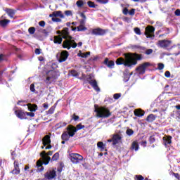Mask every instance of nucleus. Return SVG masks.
Returning a JSON list of instances; mask_svg holds the SVG:
<instances>
[{
  "label": "nucleus",
  "mask_w": 180,
  "mask_h": 180,
  "mask_svg": "<svg viewBox=\"0 0 180 180\" xmlns=\"http://www.w3.org/2000/svg\"><path fill=\"white\" fill-rule=\"evenodd\" d=\"M149 67H151L150 62H145L139 65V67L136 68V71L138 72V74H139V75H143L146 74V70H147V68Z\"/></svg>",
  "instance_id": "7"
},
{
  "label": "nucleus",
  "mask_w": 180,
  "mask_h": 180,
  "mask_svg": "<svg viewBox=\"0 0 180 180\" xmlns=\"http://www.w3.org/2000/svg\"><path fill=\"white\" fill-rule=\"evenodd\" d=\"M37 167L38 172H41V171H43L44 169V167H43V162H37Z\"/></svg>",
  "instance_id": "28"
},
{
  "label": "nucleus",
  "mask_w": 180,
  "mask_h": 180,
  "mask_svg": "<svg viewBox=\"0 0 180 180\" xmlns=\"http://www.w3.org/2000/svg\"><path fill=\"white\" fill-rule=\"evenodd\" d=\"M50 18H61V19H63L64 14H63L62 11H53L52 14L49 15Z\"/></svg>",
  "instance_id": "17"
},
{
  "label": "nucleus",
  "mask_w": 180,
  "mask_h": 180,
  "mask_svg": "<svg viewBox=\"0 0 180 180\" xmlns=\"http://www.w3.org/2000/svg\"><path fill=\"white\" fill-rule=\"evenodd\" d=\"M171 44H172V41L167 39L159 40L158 41V47L165 49V50H172V46H171Z\"/></svg>",
  "instance_id": "6"
},
{
  "label": "nucleus",
  "mask_w": 180,
  "mask_h": 180,
  "mask_svg": "<svg viewBox=\"0 0 180 180\" xmlns=\"http://www.w3.org/2000/svg\"><path fill=\"white\" fill-rule=\"evenodd\" d=\"M108 30H103L102 28H96L94 29L91 32L92 34H95V36H104L106 34Z\"/></svg>",
  "instance_id": "13"
},
{
  "label": "nucleus",
  "mask_w": 180,
  "mask_h": 180,
  "mask_svg": "<svg viewBox=\"0 0 180 180\" xmlns=\"http://www.w3.org/2000/svg\"><path fill=\"white\" fill-rule=\"evenodd\" d=\"M138 49H141V53H145L146 56H150V54H153V49H146L145 47L143 46H139Z\"/></svg>",
  "instance_id": "19"
},
{
  "label": "nucleus",
  "mask_w": 180,
  "mask_h": 180,
  "mask_svg": "<svg viewBox=\"0 0 180 180\" xmlns=\"http://www.w3.org/2000/svg\"><path fill=\"white\" fill-rule=\"evenodd\" d=\"M65 15H66V16H71V15H72V12L71 11H65Z\"/></svg>",
  "instance_id": "53"
},
{
  "label": "nucleus",
  "mask_w": 180,
  "mask_h": 180,
  "mask_svg": "<svg viewBox=\"0 0 180 180\" xmlns=\"http://www.w3.org/2000/svg\"><path fill=\"white\" fill-rule=\"evenodd\" d=\"M39 26H41V27H44V26H46V22H44V21H40V22H39Z\"/></svg>",
  "instance_id": "55"
},
{
  "label": "nucleus",
  "mask_w": 180,
  "mask_h": 180,
  "mask_svg": "<svg viewBox=\"0 0 180 180\" xmlns=\"http://www.w3.org/2000/svg\"><path fill=\"white\" fill-rule=\"evenodd\" d=\"M25 116H30V117H34V112H25Z\"/></svg>",
  "instance_id": "46"
},
{
  "label": "nucleus",
  "mask_w": 180,
  "mask_h": 180,
  "mask_svg": "<svg viewBox=\"0 0 180 180\" xmlns=\"http://www.w3.org/2000/svg\"><path fill=\"white\" fill-rule=\"evenodd\" d=\"M44 176L46 179H49V180L54 179V178H56V176H57V173L56 172V170H54V169L49 170L44 174Z\"/></svg>",
  "instance_id": "14"
},
{
  "label": "nucleus",
  "mask_w": 180,
  "mask_h": 180,
  "mask_svg": "<svg viewBox=\"0 0 180 180\" xmlns=\"http://www.w3.org/2000/svg\"><path fill=\"white\" fill-rule=\"evenodd\" d=\"M86 20H85V19L80 20V25L85 26Z\"/></svg>",
  "instance_id": "60"
},
{
  "label": "nucleus",
  "mask_w": 180,
  "mask_h": 180,
  "mask_svg": "<svg viewBox=\"0 0 180 180\" xmlns=\"http://www.w3.org/2000/svg\"><path fill=\"white\" fill-rule=\"evenodd\" d=\"M52 21L53 22H61V19H60L57 17H52Z\"/></svg>",
  "instance_id": "49"
},
{
  "label": "nucleus",
  "mask_w": 180,
  "mask_h": 180,
  "mask_svg": "<svg viewBox=\"0 0 180 180\" xmlns=\"http://www.w3.org/2000/svg\"><path fill=\"white\" fill-rule=\"evenodd\" d=\"M97 147L98 148H101V151H103V150H105V145L103 143V142L100 141V142H98Z\"/></svg>",
  "instance_id": "32"
},
{
  "label": "nucleus",
  "mask_w": 180,
  "mask_h": 180,
  "mask_svg": "<svg viewBox=\"0 0 180 180\" xmlns=\"http://www.w3.org/2000/svg\"><path fill=\"white\" fill-rule=\"evenodd\" d=\"M135 180H144V177L141 175H136Z\"/></svg>",
  "instance_id": "48"
},
{
  "label": "nucleus",
  "mask_w": 180,
  "mask_h": 180,
  "mask_svg": "<svg viewBox=\"0 0 180 180\" xmlns=\"http://www.w3.org/2000/svg\"><path fill=\"white\" fill-rule=\"evenodd\" d=\"M94 108V112H96V117L106 119L112 116V112H110V110L105 106L98 107V105H95Z\"/></svg>",
  "instance_id": "3"
},
{
  "label": "nucleus",
  "mask_w": 180,
  "mask_h": 180,
  "mask_svg": "<svg viewBox=\"0 0 180 180\" xmlns=\"http://www.w3.org/2000/svg\"><path fill=\"white\" fill-rule=\"evenodd\" d=\"M76 5L78 8H82V6H84V1L82 0H78L76 2Z\"/></svg>",
  "instance_id": "36"
},
{
  "label": "nucleus",
  "mask_w": 180,
  "mask_h": 180,
  "mask_svg": "<svg viewBox=\"0 0 180 180\" xmlns=\"http://www.w3.org/2000/svg\"><path fill=\"white\" fill-rule=\"evenodd\" d=\"M41 49H35V54L39 55V54H41Z\"/></svg>",
  "instance_id": "56"
},
{
  "label": "nucleus",
  "mask_w": 180,
  "mask_h": 180,
  "mask_svg": "<svg viewBox=\"0 0 180 180\" xmlns=\"http://www.w3.org/2000/svg\"><path fill=\"white\" fill-rule=\"evenodd\" d=\"M165 77H166L167 78H169V77H171V72H169V71H166L165 72Z\"/></svg>",
  "instance_id": "54"
},
{
  "label": "nucleus",
  "mask_w": 180,
  "mask_h": 180,
  "mask_svg": "<svg viewBox=\"0 0 180 180\" xmlns=\"http://www.w3.org/2000/svg\"><path fill=\"white\" fill-rule=\"evenodd\" d=\"M144 111L141 109H136L134 111V114L135 116H137L138 117H141V116H144Z\"/></svg>",
  "instance_id": "24"
},
{
  "label": "nucleus",
  "mask_w": 180,
  "mask_h": 180,
  "mask_svg": "<svg viewBox=\"0 0 180 180\" xmlns=\"http://www.w3.org/2000/svg\"><path fill=\"white\" fill-rule=\"evenodd\" d=\"M154 32H155V28L151 25H148L146 28L145 34L146 37H148L150 39H154Z\"/></svg>",
  "instance_id": "10"
},
{
  "label": "nucleus",
  "mask_w": 180,
  "mask_h": 180,
  "mask_svg": "<svg viewBox=\"0 0 180 180\" xmlns=\"http://www.w3.org/2000/svg\"><path fill=\"white\" fill-rule=\"evenodd\" d=\"M149 141L150 143H154V141H155V138H154V136H150Z\"/></svg>",
  "instance_id": "58"
},
{
  "label": "nucleus",
  "mask_w": 180,
  "mask_h": 180,
  "mask_svg": "<svg viewBox=\"0 0 180 180\" xmlns=\"http://www.w3.org/2000/svg\"><path fill=\"white\" fill-rule=\"evenodd\" d=\"M158 70H164V63H158Z\"/></svg>",
  "instance_id": "50"
},
{
  "label": "nucleus",
  "mask_w": 180,
  "mask_h": 180,
  "mask_svg": "<svg viewBox=\"0 0 180 180\" xmlns=\"http://www.w3.org/2000/svg\"><path fill=\"white\" fill-rule=\"evenodd\" d=\"M70 160L73 164H78L79 161H82L84 160V157L78 153H70Z\"/></svg>",
  "instance_id": "9"
},
{
  "label": "nucleus",
  "mask_w": 180,
  "mask_h": 180,
  "mask_svg": "<svg viewBox=\"0 0 180 180\" xmlns=\"http://www.w3.org/2000/svg\"><path fill=\"white\" fill-rule=\"evenodd\" d=\"M123 13L124 15H127V13H129V9H127V8H124Z\"/></svg>",
  "instance_id": "61"
},
{
  "label": "nucleus",
  "mask_w": 180,
  "mask_h": 180,
  "mask_svg": "<svg viewBox=\"0 0 180 180\" xmlns=\"http://www.w3.org/2000/svg\"><path fill=\"white\" fill-rule=\"evenodd\" d=\"M59 63H64L68 58V51H63L59 55H57Z\"/></svg>",
  "instance_id": "11"
},
{
  "label": "nucleus",
  "mask_w": 180,
  "mask_h": 180,
  "mask_svg": "<svg viewBox=\"0 0 180 180\" xmlns=\"http://www.w3.org/2000/svg\"><path fill=\"white\" fill-rule=\"evenodd\" d=\"M43 107L45 109H48L49 108V104L47 103H45L43 104Z\"/></svg>",
  "instance_id": "63"
},
{
  "label": "nucleus",
  "mask_w": 180,
  "mask_h": 180,
  "mask_svg": "<svg viewBox=\"0 0 180 180\" xmlns=\"http://www.w3.org/2000/svg\"><path fill=\"white\" fill-rule=\"evenodd\" d=\"M155 115H154V114H150L149 115L147 118H146V120L147 122H154V120H155Z\"/></svg>",
  "instance_id": "29"
},
{
  "label": "nucleus",
  "mask_w": 180,
  "mask_h": 180,
  "mask_svg": "<svg viewBox=\"0 0 180 180\" xmlns=\"http://www.w3.org/2000/svg\"><path fill=\"white\" fill-rule=\"evenodd\" d=\"M4 11L5 12H6L7 15H8L9 17L13 18V16H15V10L11 8H6Z\"/></svg>",
  "instance_id": "25"
},
{
  "label": "nucleus",
  "mask_w": 180,
  "mask_h": 180,
  "mask_svg": "<svg viewBox=\"0 0 180 180\" xmlns=\"http://www.w3.org/2000/svg\"><path fill=\"white\" fill-rule=\"evenodd\" d=\"M67 131H63L61 135L62 140H65L68 141L70 140V137H74L75 134L77 133V128L72 125H68L66 128Z\"/></svg>",
  "instance_id": "4"
},
{
  "label": "nucleus",
  "mask_w": 180,
  "mask_h": 180,
  "mask_svg": "<svg viewBox=\"0 0 180 180\" xmlns=\"http://www.w3.org/2000/svg\"><path fill=\"white\" fill-rule=\"evenodd\" d=\"M172 136H169L166 137H163V143L165 146H168L169 144H171L172 143Z\"/></svg>",
  "instance_id": "22"
},
{
  "label": "nucleus",
  "mask_w": 180,
  "mask_h": 180,
  "mask_svg": "<svg viewBox=\"0 0 180 180\" xmlns=\"http://www.w3.org/2000/svg\"><path fill=\"white\" fill-rule=\"evenodd\" d=\"M28 32L30 34H34V32H36V28H34V27H31L28 29Z\"/></svg>",
  "instance_id": "40"
},
{
  "label": "nucleus",
  "mask_w": 180,
  "mask_h": 180,
  "mask_svg": "<svg viewBox=\"0 0 180 180\" xmlns=\"http://www.w3.org/2000/svg\"><path fill=\"white\" fill-rule=\"evenodd\" d=\"M5 56L2 53L0 54V61H4Z\"/></svg>",
  "instance_id": "62"
},
{
  "label": "nucleus",
  "mask_w": 180,
  "mask_h": 180,
  "mask_svg": "<svg viewBox=\"0 0 180 180\" xmlns=\"http://www.w3.org/2000/svg\"><path fill=\"white\" fill-rule=\"evenodd\" d=\"M30 89L31 92H34L36 91V89H34V84H31V85L30 86Z\"/></svg>",
  "instance_id": "52"
},
{
  "label": "nucleus",
  "mask_w": 180,
  "mask_h": 180,
  "mask_svg": "<svg viewBox=\"0 0 180 180\" xmlns=\"http://www.w3.org/2000/svg\"><path fill=\"white\" fill-rule=\"evenodd\" d=\"M122 96L121 94H115L113 96L114 99H119Z\"/></svg>",
  "instance_id": "51"
},
{
  "label": "nucleus",
  "mask_w": 180,
  "mask_h": 180,
  "mask_svg": "<svg viewBox=\"0 0 180 180\" xmlns=\"http://www.w3.org/2000/svg\"><path fill=\"white\" fill-rule=\"evenodd\" d=\"M105 65L108 66V68H113L115 67V61L109 60L108 58H105L104 60Z\"/></svg>",
  "instance_id": "18"
},
{
  "label": "nucleus",
  "mask_w": 180,
  "mask_h": 180,
  "mask_svg": "<svg viewBox=\"0 0 180 180\" xmlns=\"http://www.w3.org/2000/svg\"><path fill=\"white\" fill-rule=\"evenodd\" d=\"M122 139L123 136L122 134H115L112 135V146H116V144H119V143H122Z\"/></svg>",
  "instance_id": "12"
},
{
  "label": "nucleus",
  "mask_w": 180,
  "mask_h": 180,
  "mask_svg": "<svg viewBox=\"0 0 180 180\" xmlns=\"http://www.w3.org/2000/svg\"><path fill=\"white\" fill-rule=\"evenodd\" d=\"M134 133V131L132 129H128L126 131V134H127V136H132V134Z\"/></svg>",
  "instance_id": "44"
},
{
  "label": "nucleus",
  "mask_w": 180,
  "mask_h": 180,
  "mask_svg": "<svg viewBox=\"0 0 180 180\" xmlns=\"http://www.w3.org/2000/svg\"><path fill=\"white\" fill-rule=\"evenodd\" d=\"M13 175H19L20 174V169H19V162L14 161V169L11 172Z\"/></svg>",
  "instance_id": "15"
},
{
  "label": "nucleus",
  "mask_w": 180,
  "mask_h": 180,
  "mask_svg": "<svg viewBox=\"0 0 180 180\" xmlns=\"http://www.w3.org/2000/svg\"><path fill=\"white\" fill-rule=\"evenodd\" d=\"M40 155L44 161V164L47 165L50 161H51V158L49 155H53V151H49L46 153V151L44 150L41 153Z\"/></svg>",
  "instance_id": "8"
},
{
  "label": "nucleus",
  "mask_w": 180,
  "mask_h": 180,
  "mask_svg": "<svg viewBox=\"0 0 180 180\" xmlns=\"http://www.w3.org/2000/svg\"><path fill=\"white\" fill-rule=\"evenodd\" d=\"M9 22H11L9 20H0V26L5 27V26L9 23Z\"/></svg>",
  "instance_id": "31"
},
{
  "label": "nucleus",
  "mask_w": 180,
  "mask_h": 180,
  "mask_svg": "<svg viewBox=\"0 0 180 180\" xmlns=\"http://www.w3.org/2000/svg\"><path fill=\"white\" fill-rule=\"evenodd\" d=\"M84 128H85V126H84V125H82V124H78L76 126V127H75L77 131V130H81L82 129H84Z\"/></svg>",
  "instance_id": "41"
},
{
  "label": "nucleus",
  "mask_w": 180,
  "mask_h": 180,
  "mask_svg": "<svg viewBox=\"0 0 180 180\" xmlns=\"http://www.w3.org/2000/svg\"><path fill=\"white\" fill-rule=\"evenodd\" d=\"M62 41H63V38L58 36L54 37L53 42L55 43V44H61Z\"/></svg>",
  "instance_id": "27"
},
{
  "label": "nucleus",
  "mask_w": 180,
  "mask_h": 180,
  "mask_svg": "<svg viewBox=\"0 0 180 180\" xmlns=\"http://www.w3.org/2000/svg\"><path fill=\"white\" fill-rule=\"evenodd\" d=\"M91 55V52H86V53L79 54V57H82V58H86L88 56Z\"/></svg>",
  "instance_id": "38"
},
{
  "label": "nucleus",
  "mask_w": 180,
  "mask_h": 180,
  "mask_svg": "<svg viewBox=\"0 0 180 180\" xmlns=\"http://www.w3.org/2000/svg\"><path fill=\"white\" fill-rule=\"evenodd\" d=\"M27 106L30 112H36L37 110V105L36 104L28 103Z\"/></svg>",
  "instance_id": "23"
},
{
  "label": "nucleus",
  "mask_w": 180,
  "mask_h": 180,
  "mask_svg": "<svg viewBox=\"0 0 180 180\" xmlns=\"http://www.w3.org/2000/svg\"><path fill=\"white\" fill-rule=\"evenodd\" d=\"M72 119H74V120H75V122H77V120H78V119H79V117L78 115H76L75 114H74V115H72Z\"/></svg>",
  "instance_id": "57"
},
{
  "label": "nucleus",
  "mask_w": 180,
  "mask_h": 180,
  "mask_svg": "<svg viewBox=\"0 0 180 180\" xmlns=\"http://www.w3.org/2000/svg\"><path fill=\"white\" fill-rule=\"evenodd\" d=\"M87 5L89 6V8H96V5H95V3L91 1H89L87 2Z\"/></svg>",
  "instance_id": "39"
},
{
  "label": "nucleus",
  "mask_w": 180,
  "mask_h": 180,
  "mask_svg": "<svg viewBox=\"0 0 180 180\" xmlns=\"http://www.w3.org/2000/svg\"><path fill=\"white\" fill-rule=\"evenodd\" d=\"M58 75L57 72L54 70H49L46 72V79H45L46 84L49 85V84H51V82H54L58 78Z\"/></svg>",
  "instance_id": "5"
},
{
  "label": "nucleus",
  "mask_w": 180,
  "mask_h": 180,
  "mask_svg": "<svg viewBox=\"0 0 180 180\" xmlns=\"http://www.w3.org/2000/svg\"><path fill=\"white\" fill-rule=\"evenodd\" d=\"M65 126H67V122H60L56 124V127L58 129H61V127H65Z\"/></svg>",
  "instance_id": "33"
},
{
  "label": "nucleus",
  "mask_w": 180,
  "mask_h": 180,
  "mask_svg": "<svg viewBox=\"0 0 180 180\" xmlns=\"http://www.w3.org/2000/svg\"><path fill=\"white\" fill-rule=\"evenodd\" d=\"M15 113L17 116V117H18V119H27L26 117V112H24L23 110H15Z\"/></svg>",
  "instance_id": "16"
},
{
  "label": "nucleus",
  "mask_w": 180,
  "mask_h": 180,
  "mask_svg": "<svg viewBox=\"0 0 180 180\" xmlns=\"http://www.w3.org/2000/svg\"><path fill=\"white\" fill-rule=\"evenodd\" d=\"M134 13H136V9L134 8L131 9L130 11L129 12V14L131 16H134Z\"/></svg>",
  "instance_id": "47"
},
{
  "label": "nucleus",
  "mask_w": 180,
  "mask_h": 180,
  "mask_svg": "<svg viewBox=\"0 0 180 180\" xmlns=\"http://www.w3.org/2000/svg\"><path fill=\"white\" fill-rule=\"evenodd\" d=\"M70 74H71V75H72V77H79V73H78V72H77V70H71Z\"/></svg>",
  "instance_id": "37"
},
{
  "label": "nucleus",
  "mask_w": 180,
  "mask_h": 180,
  "mask_svg": "<svg viewBox=\"0 0 180 180\" xmlns=\"http://www.w3.org/2000/svg\"><path fill=\"white\" fill-rule=\"evenodd\" d=\"M141 146H143V147H146L147 146V141H142Z\"/></svg>",
  "instance_id": "64"
},
{
  "label": "nucleus",
  "mask_w": 180,
  "mask_h": 180,
  "mask_svg": "<svg viewBox=\"0 0 180 180\" xmlns=\"http://www.w3.org/2000/svg\"><path fill=\"white\" fill-rule=\"evenodd\" d=\"M89 84L90 85H91L94 89L96 91V92H101V89L99 88V86H98V82H96V80L94 79L92 82H90Z\"/></svg>",
  "instance_id": "20"
},
{
  "label": "nucleus",
  "mask_w": 180,
  "mask_h": 180,
  "mask_svg": "<svg viewBox=\"0 0 180 180\" xmlns=\"http://www.w3.org/2000/svg\"><path fill=\"white\" fill-rule=\"evenodd\" d=\"M131 150H135V151H139V143L134 141L131 146Z\"/></svg>",
  "instance_id": "30"
},
{
  "label": "nucleus",
  "mask_w": 180,
  "mask_h": 180,
  "mask_svg": "<svg viewBox=\"0 0 180 180\" xmlns=\"http://www.w3.org/2000/svg\"><path fill=\"white\" fill-rule=\"evenodd\" d=\"M95 79H94V77L92 76V75H89L86 77V81H87L89 84H91V82H92Z\"/></svg>",
  "instance_id": "35"
},
{
  "label": "nucleus",
  "mask_w": 180,
  "mask_h": 180,
  "mask_svg": "<svg viewBox=\"0 0 180 180\" xmlns=\"http://www.w3.org/2000/svg\"><path fill=\"white\" fill-rule=\"evenodd\" d=\"M56 109V107L52 106L50 108V109L48 110V115H53L54 113V110Z\"/></svg>",
  "instance_id": "42"
},
{
  "label": "nucleus",
  "mask_w": 180,
  "mask_h": 180,
  "mask_svg": "<svg viewBox=\"0 0 180 180\" xmlns=\"http://www.w3.org/2000/svg\"><path fill=\"white\" fill-rule=\"evenodd\" d=\"M144 57L141 54L132 53L125 55V59L119 58L115 61L117 65H124L125 67H131L132 65H137V61H141Z\"/></svg>",
  "instance_id": "1"
},
{
  "label": "nucleus",
  "mask_w": 180,
  "mask_h": 180,
  "mask_svg": "<svg viewBox=\"0 0 180 180\" xmlns=\"http://www.w3.org/2000/svg\"><path fill=\"white\" fill-rule=\"evenodd\" d=\"M58 158H60V154H59L58 153H56L53 155V157H52L51 161V162H53V161H57V160H58Z\"/></svg>",
  "instance_id": "34"
},
{
  "label": "nucleus",
  "mask_w": 180,
  "mask_h": 180,
  "mask_svg": "<svg viewBox=\"0 0 180 180\" xmlns=\"http://www.w3.org/2000/svg\"><path fill=\"white\" fill-rule=\"evenodd\" d=\"M174 15L176 16H180V10L179 9L176 10L174 12Z\"/></svg>",
  "instance_id": "59"
},
{
  "label": "nucleus",
  "mask_w": 180,
  "mask_h": 180,
  "mask_svg": "<svg viewBox=\"0 0 180 180\" xmlns=\"http://www.w3.org/2000/svg\"><path fill=\"white\" fill-rule=\"evenodd\" d=\"M134 32H135L136 34H139V35L141 34V31L140 30V28H139V27L134 28Z\"/></svg>",
  "instance_id": "45"
},
{
  "label": "nucleus",
  "mask_w": 180,
  "mask_h": 180,
  "mask_svg": "<svg viewBox=\"0 0 180 180\" xmlns=\"http://www.w3.org/2000/svg\"><path fill=\"white\" fill-rule=\"evenodd\" d=\"M62 37L66 39L63 41V44L64 49L70 50L71 47H72V49H75L77 47V43H75V41L72 39V37L70 36L68 27H65L62 31Z\"/></svg>",
  "instance_id": "2"
},
{
  "label": "nucleus",
  "mask_w": 180,
  "mask_h": 180,
  "mask_svg": "<svg viewBox=\"0 0 180 180\" xmlns=\"http://www.w3.org/2000/svg\"><path fill=\"white\" fill-rule=\"evenodd\" d=\"M51 140L50 139V136L46 135L43 139H42V144L44 146H47V144H51Z\"/></svg>",
  "instance_id": "21"
},
{
  "label": "nucleus",
  "mask_w": 180,
  "mask_h": 180,
  "mask_svg": "<svg viewBox=\"0 0 180 180\" xmlns=\"http://www.w3.org/2000/svg\"><path fill=\"white\" fill-rule=\"evenodd\" d=\"M98 4H101L102 5H105L109 2V0H96Z\"/></svg>",
  "instance_id": "43"
},
{
  "label": "nucleus",
  "mask_w": 180,
  "mask_h": 180,
  "mask_svg": "<svg viewBox=\"0 0 180 180\" xmlns=\"http://www.w3.org/2000/svg\"><path fill=\"white\" fill-rule=\"evenodd\" d=\"M77 29V32H84V30H86V27L85 25H80L77 27L72 28V30H76Z\"/></svg>",
  "instance_id": "26"
}]
</instances>
